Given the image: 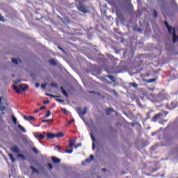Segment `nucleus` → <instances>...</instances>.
<instances>
[{
  "label": "nucleus",
  "instance_id": "nucleus-25",
  "mask_svg": "<svg viewBox=\"0 0 178 178\" xmlns=\"http://www.w3.org/2000/svg\"><path fill=\"white\" fill-rule=\"evenodd\" d=\"M65 152L67 154H72L73 152V149H70V150L69 149H66Z\"/></svg>",
  "mask_w": 178,
  "mask_h": 178
},
{
  "label": "nucleus",
  "instance_id": "nucleus-48",
  "mask_svg": "<svg viewBox=\"0 0 178 178\" xmlns=\"http://www.w3.org/2000/svg\"><path fill=\"white\" fill-rule=\"evenodd\" d=\"M102 171H103V172H106V168L102 169Z\"/></svg>",
  "mask_w": 178,
  "mask_h": 178
},
{
  "label": "nucleus",
  "instance_id": "nucleus-44",
  "mask_svg": "<svg viewBox=\"0 0 178 178\" xmlns=\"http://www.w3.org/2000/svg\"><path fill=\"white\" fill-rule=\"evenodd\" d=\"M45 87H47V85H45V84L42 85V88H45Z\"/></svg>",
  "mask_w": 178,
  "mask_h": 178
},
{
  "label": "nucleus",
  "instance_id": "nucleus-11",
  "mask_svg": "<svg viewBox=\"0 0 178 178\" xmlns=\"http://www.w3.org/2000/svg\"><path fill=\"white\" fill-rule=\"evenodd\" d=\"M52 161L54 163H60V160L58 159V158L56 157H52Z\"/></svg>",
  "mask_w": 178,
  "mask_h": 178
},
{
  "label": "nucleus",
  "instance_id": "nucleus-5",
  "mask_svg": "<svg viewBox=\"0 0 178 178\" xmlns=\"http://www.w3.org/2000/svg\"><path fill=\"white\" fill-rule=\"evenodd\" d=\"M12 152H14L15 154H19V152H20V150L19 149V147L17 146H14L12 149H11Z\"/></svg>",
  "mask_w": 178,
  "mask_h": 178
},
{
  "label": "nucleus",
  "instance_id": "nucleus-52",
  "mask_svg": "<svg viewBox=\"0 0 178 178\" xmlns=\"http://www.w3.org/2000/svg\"><path fill=\"white\" fill-rule=\"evenodd\" d=\"M157 98H159V96H157Z\"/></svg>",
  "mask_w": 178,
  "mask_h": 178
},
{
  "label": "nucleus",
  "instance_id": "nucleus-3",
  "mask_svg": "<svg viewBox=\"0 0 178 178\" xmlns=\"http://www.w3.org/2000/svg\"><path fill=\"white\" fill-rule=\"evenodd\" d=\"M35 137L36 138H40V140H44V138H45V135L38 133L35 135Z\"/></svg>",
  "mask_w": 178,
  "mask_h": 178
},
{
  "label": "nucleus",
  "instance_id": "nucleus-21",
  "mask_svg": "<svg viewBox=\"0 0 178 178\" xmlns=\"http://www.w3.org/2000/svg\"><path fill=\"white\" fill-rule=\"evenodd\" d=\"M63 136L65 135L62 132H58L57 134H56V137H63Z\"/></svg>",
  "mask_w": 178,
  "mask_h": 178
},
{
  "label": "nucleus",
  "instance_id": "nucleus-13",
  "mask_svg": "<svg viewBox=\"0 0 178 178\" xmlns=\"http://www.w3.org/2000/svg\"><path fill=\"white\" fill-rule=\"evenodd\" d=\"M78 9L80 10V12H83V13H87V11L84 9L83 6H79Z\"/></svg>",
  "mask_w": 178,
  "mask_h": 178
},
{
  "label": "nucleus",
  "instance_id": "nucleus-18",
  "mask_svg": "<svg viewBox=\"0 0 178 178\" xmlns=\"http://www.w3.org/2000/svg\"><path fill=\"white\" fill-rule=\"evenodd\" d=\"M31 169L32 170V173H39L37 169H35V168L31 166Z\"/></svg>",
  "mask_w": 178,
  "mask_h": 178
},
{
  "label": "nucleus",
  "instance_id": "nucleus-31",
  "mask_svg": "<svg viewBox=\"0 0 178 178\" xmlns=\"http://www.w3.org/2000/svg\"><path fill=\"white\" fill-rule=\"evenodd\" d=\"M33 152H35V154H38V150L37 149V148H33Z\"/></svg>",
  "mask_w": 178,
  "mask_h": 178
},
{
  "label": "nucleus",
  "instance_id": "nucleus-34",
  "mask_svg": "<svg viewBox=\"0 0 178 178\" xmlns=\"http://www.w3.org/2000/svg\"><path fill=\"white\" fill-rule=\"evenodd\" d=\"M47 107H45L44 106L40 107V111H44V109H46Z\"/></svg>",
  "mask_w": 178,
  "mask_h": 178
},
{
  "label": "nucleus",
  "instance_id": "nucleus-37",
  "mask_svg": "<svg viewBox=\"0 0 178 178\" xmlns=\"http://www.w3.org/2000/svg\"><path fill=\"white\" fill-rule=\"evenodd\" d=\"M44 105L49 104V100L44 101Z\"/></svg>",
  "mask_w": 178,
  "mask_h": 178
},
{
  "label": "nucleus",
  "instance_id": "nucleus-19",
  "mask_svg": "<svg viewBox=\"0 0 178 178\" xmlns=\"http://www.w3.org/2000/svg\"><path fill=\"white\" fill-rule=\"evenodd\" d=\"M156 81V79H148L147 81V83H155Z\"/></svg>",
  "mask_w": 178,
  "mask_h": 178
},
{
  "label": "nucleus",
  "instance_id": "nucleus-46",
  "mask_svg": "<svg viewBox=\"0 0 178 178\" xmlns=\"http://www.w3.org/2000/svg\"><path fill=\"white\" fill-rule=\"evenodd\" d=\"M56 101H58V102H63V100L62 99H56Z\"/></svg>",
  "mask_w": 178,
  "mask_h": 178
},
{
  "label": "nucleus",
  "instance_id": "nucleus-26",
  "mask_svg": "<svg viewBox=\"0 0 178 178\" xmlns=\"http://www.w3.org/2000/svg\"><path fill=\"white\" fill-rule=\"evenodd\" d=\"M50 63L51 65H56V61H55V60H51Z\"/></svg>",
  "mask_w": 178,
  "mask_h": 178
},
{
  "label": "nucleus",
  "instance_id": "nucleus-12",
  "mask_svg": "<svg viewBox=\"0 0 178 178\" xmlns=\"http://www.w3.org/2000/svg\"><path fill=\"white\" fill-rule=\"evenodd\" d=\"M60 90L63 92V95L65 96V97H68V95H67V92H66V90H65V89H63V87H60Z\"/></svg>",
  "mask_w": 178,
  "mask_h": 178
},
{
  "label": "nucleus",
  "instance_id": "nucleus-22",
  "mask_svg": "<svg viewBox=\"0 0 178 178\" xmlns=\"http://www.w3.org/2000/svg\"><path fill=\"white\" fill-rule=\"evenodd\" d=\"M177 106L175 102L171 103V109H175Z\"/></svg>",
  "mask_w": 178,
  "mask_h": 178
},
{
  "label": "nucleus",
  "instance_id": "nucleus-27",
  "mask_svg": "<svg viewBox=\"0 0 178 178\" xmlns=\"http://www.w3.org/2000/svg\"><path fill=\"white\" fill-rule=\"evenodd\" d=\"M0 22H5V18L3 17V16H1L0 15Z\"/></svg>",
  "mask_w": 178,
  "mask_h": 178
},
{
  "label": "nucleus",
  "instance_id": "nucleus-40",
  "mask_svg": "<svg viewBox=\"0 0 178 178\" xmlns=\"http://www.w3.org/2000/svg\"><path fill=\"white\" fill-rule=\"evenodd\" d=\"M154 17H158V14L156 13V11L154 10Z\"/></svg>",
  "mask_w": 178,
  "mask_h": 178
},
{
  "label": "nucleus",
  "instance_id": "nucleus-17",
  "mask_svg": "<svg viewBox=\"0 0 178 178\" xmlns=\"http://www.w3.org/2000/svg\"><path fill=\"white\" fill-rule=\"evenodd\" d=\"M18 127L19 129V130H22V131H23V133H26V129L20 124H18Z\"/></svg>",
  "mask_w": 178,
  "mask_h": 178
},
{
  "label": "nucleus",
  "instance_id": "nucleus-2",
  "mask_svg": "<svg viewBox=\"0 0 178 178\" xmlns=\"http://www.w3.org/2000/svg\"><path fill=\"white\" fill-rule=\"evenodd\" d=\"M87 108H86L84 110L81 111V108H77V113H79L80 118L83 119V115H86L87 113Z\"/></svg>",
  "mask_w": 178,
  "mask_h": 178
},
{
  "label": "nucleus",
  "instance_id": "nucleus-28",
  "mask_svg": "<svg viewBox=\"0 0 178 178\" xmlns=\"http://www.w3.org/2000/svg\"><path fill=\"white\" fill-rule=\"evenodd\" d=\"M74 120H72L69 121L68 123L67 124V126L72 124V123H74Z\"/></svg>",
  "mask_w": 178,
  "mask_h": 178
},
{
  "label": "nucleus",
  "instance_id": "nucleus-43",
  "mask_svg": "<svg viewBox=\"0 0 178 178\" xmlns=\"http://www.w3.org/2000/svg\"><path fill=\"white\" fill-rule=\"evenodd\" d=\"M56 149H58V151H60V146H56Z\"/></svg>",
  "mask_w": 178,
  "mask_h": 178
},
{
  "label": "nucleus",
  "instance_id": "nucleus-30",
  "mask_svg": "<svg viewBox=\"0 0 178 178\" xmlns=\"http://www.w3.org/2000/svg\"><path fill=\"white\" fill-rule=\"evenodd\" d=\"M79 147H81V143H79L78 145H74V148H79Z\"/></svg>",
  "mask_w": 178,
  "mask_h": 178
},
{
  "label": "nucleus",
  "instance_id": "nucleus-9",
  "mask_svg": "<svg viewBox=\"0 0 178 178\" xmlns=\"http://www.w3.org/2000/svg\"><path fill=\"white\" fill-rule=\"evenodd\" d=\"M12 61L13 63H15V65H19V63H22V60H20L19 58H13Z\"/></svg>",
  "mask_w": 178,
  "mask_h": 178
},
{
  "label": "nucleus",
  "instance_id": "nucleus-35",
  "mask_svg": "<svg viewBox=\"0 0 178 178\" xmlns=\"http://www.w3.org/2000/svg\"><path fill=\"white\" fill-rule=\"evenodd\" d=\"M62 111L63 112V113H67V110H66L65 108H63Z\"/></svg>",
  "mask_w": 178,
  "mask_h": 178
},
{
  "label": "nucleus",
  "instance_id": "nucleus-1",
  "mask_svg": "<svg viewBox=\"0 0 178 178\" xmlns=\"http://www.w3.org/2000/svg\"><path fill=\"white\" fill-rule=\"evenodd\" d=\"M27 88H29V86L19 85L17 86L16 85H13V89L16 91V92H18V94H20L22 91H26Z\"/></svg>",
  "mask_w": 178,
  "mask_h": 178
},
{
  "label": "nucleus",
  "instance_id": "nucleus-15",
  "mask_svg": "<svg viewBox=\"0 0 178 178\" xmlns=\"http://www.w3.org/2000/svg\"><path fill=\"white\" fill-rule=\"evenodd\" d=\"M52 122H54L53 119H51V120H42V123H52Z\"/></svg>",
  "mask_w": 178,
  "mask_h": 178
},
{
  "label": "nucleus",
  "instance_id": "nucleus-49",
  "mask_svg": "<svg viewBox=\"0 0 178 178\" xmlns=\"http://www.w3.org/2000/svg\"><path fill=\"white\" fill-rule=\"evenodd\" d=\"M35 112L36 113H38V112H40V110H36V111H35Z\"/></svg>",
  "mask_w": 178,
  "mask_h": 178
},
{
  "label": "nucleus",
  "instance_id": "nucleus-51",
  "mask_svg": "<svg viewBox=\"0 0 178 178\" xmlns=\"http://www.w3.org/2000/svg\"><path fill=\"white\" fill-rule=\"evenodd\" d=\"M90 93H92V92H90Z\"/></svg>",
  "mask_w": 178,
  "mask_h": 178
},
{
  "label": "nucleus",
  "instance_id": "nucleus-36",
  "mask_svg": "<svg viewBox=\"0 0 178 178\" xmlns=\"http://www.w3.org/2000/svg\"><path fill=\"white\" fill-rule=\"evenodd\" d=\"M90 137H91L92 141L95 142V138H94V136H92V134H90Z\"/></svg>",
  "mask_w": 178,
  "mask_h": 178
},
{
  "label": "nucleus",
  "instance_id": "nucleus-47",
  "mask_svg": "<svg viewBox=\"0 0 178 178\" xmlns=\"http://www.w3.org/2000/svg\"><path fill=\"white\" fill-rule=\"evenodd\" d=\"M35 87H36V88L40 87V84L37 83V84L35 85Z\"/></svg>",
  "mask_w": 178,
  "mask_h": 178
},
{
  "label": "nucleus",
  "instance_id": "nucleus-45",
  "mask_svg": "<svg viewBox=\"0 0 178 178\" xmlns=\"http://www.w3.org/2000/svg\"><path fill=\"white\" fill-rule=\"evenodd\" d=\"M161 101H162V99H159L156 100V102H161Z\"/></svg>",
  "mask_w": 178,
  "mask_h": 178
},
{
  "label": "nucleus",
  "instance_id": "nucleus-39",
  "mask_svg": "<svg viewBox=\"0 0 178 178\" xmlns=\"http://www.w3.org/2000/svg\"><path fill=\"white\" fill-rule=\"evenodd\" d=\"M49 169H54V167L51 164H48Z\"/></svg>",
  "mask_w": 178,
  "mask_h": 178
},
{
  "label": "nucleus",
  "instance_id": "nucleus-33",
  "mask_svg": "<svg viewBox=\"0 0 178 178\" xmlns=\"http://www.w3.org/2000/svg\"><path fill=\"white\" fill-rule=\"evenodd\" d=\"M18 156L19 158H22V159H25L24 156H23V154H19Z\"/></svg>",
  "mask_w": 178,
  "mask_h": 178
},
{
  "label": "nucleus",
  "instance_id": "nucleus-20",
  "mask_svg": "<svg viewBox=\"0 0 178 178\" xmlns=\"http://www.w3.org/2000/svg\"><path fill=\"white\" fill-rule=\"evenodd\" d=\"M9 157H10V159L12 161V162H15V158L13 157V154H8Z\"/></svg>",
  "mask_w": 178,
  "mask_h": 178
},
{
  "label": "nucleus",
  "instance_id": "nucleus-16",
  "mask_svg": "<svg viewBox=\"0 0 178 178\" xmlns=\"http://www.w3.org/2000/svg\"><path fill=\"white\" fill-rule=\"evenodd\" d=\"M12 119L14 124H17V119L16 117H15V115H12Z\"/></svg>",
  "mask_w": 178,
  "mask_h": 178
},
{
  "label": "nucleus",
  "instance_id": "nucleus-8",
  "mask_svg": "<svg viewBox=\"0 0 178 178\" xmlns=\"http://www.w3.org/2000/svg\"><path fill=\"white\" fill-rule=\"evenodd\" d=\"M55 137H56V134H54L52 133L47 134V138H49V140L54 139V138H55Z\"/></svg>",
  "mask_w": 178,
  "mask_h": 178
},
{
  "label": "nucleus",
  "instance_id": "nucleus-29",
  "mask_svg": "<svg viewBox=\"0 0 178 178\" xmlns=\"http://www.w3.org/2000/svg\"><path fill=\"white\" fill-rule=\"evenodd\" d=\"M109 111H111V112H112L113 110H112V108H109L108 110L107 109L106 110V115H109Z\"/></svg>",
  "mask_w": 178,
  "mask_h": 178
},
{
  "label": "nucleus",
  "instance_id": "nucleus-24",
  "mask_svg": "<svg viewBox=\"0 0 178 178\" xmlns=\"http://www.w3.org/2000/svg\"><path fill=\"white\" fill-rule=\"evenodd\" d=\"M108 79H110V80H111L112 81H115V77H113V76H108Z\"/></svg>",
  "mask_w": 178,
  "mask_h": 178
},
{
  "label": "nucleus",
  "instance_id": "nucleus-7",
  "mask_svg": "<svg viewBox=\"0 0 178 178\" xmlns=\"http://www.w3.org/2000/svg\"><path fill=\"white\" fill-rule=\"evenodd\" d=\"M24 120H27L28 122H30L31 120H35V118H34L33 116H24Z\"/></svg>",
  "mask_w": 178,
  "mask_h": 178
},
{
  "label": "nucleus",
  "instance_id": "nucleus-32",
  "mask_svg": "<svg viewBox=\"0 0 178 178\" xmlns=\"http://www.w3.org/2000/svg\"><path fill=\"white\" fill-rule=\"evenodd\" d=\"M0 111H5V106H2L0 104Z\"/></svg>",
  "mask_w": 178,
  "mask_h": 178
},
{
  "label": "nucleus",
  "instance_id": "nucleus-23",
  "mask_svg": "<svg viewBox=\"0 0 178 178\" xmlns=\"http://www.w3.org/2000/svg\"><path fill=\"white\" fill-rule=\"evenodd\" d=\"M49 116H51V111H47L44 118H49Z\"/></svg>",
  "mask_w": 178,
  "mask_h": 178
},
{
  "label": "nucleus",
  "instance_id": "nucleus-6",
  "mask_svg": "<svg viewBox=\"0 0 178 178\" xmlns=\"http://www.w3.org/2000/svg\"><path fill=\"white\" fill-rule=\"evenodd\" d=\"M91 161H94V155H91L90 159H88L84 162H82V165H84V163H90Z\"/></svg>",
  "mask_w": 178,
  "mask_h": 178
},
{
  "label": "nucleus",
  "instance_id": "nucleus-42",
  "mask_svg": "<svg viewBox=\"0 0 178 178\" xmlns=\"http://www.w3.org/2000/svg\"><path fill=\"white\" fill-rule=\"evenodd\" d=\"M92 149L95 150V143H92Z\"/></svg>",
  "mask_w": 178,
  "mask_h": 178
},
{
  "label": "nucleus",
  "instance_id": "nucleus-10",
  "mask_svg": "<svg viewBox=\"0 0 178 178\" xmlns=\"http://www.w3.org/2000/svg\"><path fill=\"white\" fill-rule=\"evenodd\" d=\"M159 118H161V113L155 115V116L152 118L153 122H156Z\"/></svg>",
  "mask_w": 178,
  "mask_h": 178
},
{
  "label": "nucleus",
  "instance_id": "nucleus-50",
  "mask_svg": "<svg viewBox=\"0 0 178 178\" xmlns=\"http://www.w3.org/2000/svg\"><path fill=\"white\" fill-rule=\"evenodd\" d=\"M2 101V97H0V102Z\"/></svg>",
  "mask_w": 178,
  "mask_h": 178
},
{
  "label": "nucleus",
  "instance_id": "nucleus-14",
  "mask_svg": "<svg viewBox=\"0 0 178 178\" xmlns=\"http://www.w3.org/2000/svg\"><path fill=\"white\" fill-rule=\"evenodd\" d=\"M46 95L47 97H51V98H60L59 96L53 95L49 93H46Z\"/></svg>",
  "mask_w": 178,
  "mask_h": 178
},
{
  "label": "nucleus",
  "instance_id": "nucleus-38",
  "mask_svg": "<svg viewBox=\"0 0 178 178\" xmlns=\"http://www.w3.org/2000/svg\"><path fill=\"white\" fill-rule=\"evenodd\" d=\"M20 81H22V80L18 79V80H17V81H15V84H19V83H20Z\"/></svg>",
  "mask_w": 178,
  "mask_h": 178
},
{
  "label": "nucleus",
  "instance_id": "nucleus-41",
  "mask_svg": "<svg viewBox=\"0 0 178 178\" xmlns=\"http://www.w3.org/2000/svg\"><path fill=\"white\" fill-rule=\"evenodd\" d=\"M131 84L134 87H138V86L136 83H133Z\"/></svg>",
  "mask_w": 178,
  "mask_h": 178
},
{
  "label": "nucleus",
  "instance_id": "nucleus-4",
  "mask_svg": "<svg viewBox=\"0 0 178 178\" xmlns=\"http://www.w3.org/2000/svg\"><path fill=\"white\" fill-rule=\"evenodd\" d=\"M75 145H76V140L70 139L68 148H72V147H74Z\"/></svg>",
  "mask_w": 178,
  "mask_h": 178
}]
</instances>
